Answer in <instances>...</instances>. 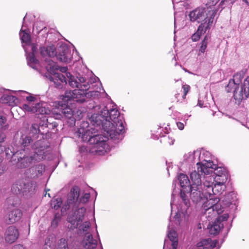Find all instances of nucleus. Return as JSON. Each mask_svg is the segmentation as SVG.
<instances>
[{
  "label": "nucleus",
  "instance_id": "obj_9",
  "mask_svg": "<svg viewBox=\"0 0 249 249\" xmlns=\"http://www.w3.org/2000/svg\"><path fill=\"white\" fill-rule=\"evenodd\" d=\"M229 89L230 90H226L227 92H232L235 103L240 105L243 100L247 99L249 96V77H247L243 84L241 85H237L236 87H230Z\"/></svg>",
  "mask_w": 249,
  "mask_h": 249
},
{
  "label": "nucleus",
  "instance_id": "obj_50",
  "mask_svg": "<svg viewBox=\"0 0 249 249\" xmlns=\"http://www.w3.org/2000/svg\"><path fill=\"white\" fill-rule=\"evenodd\" d=\"M26 100L28 102V103H32L36 100V98L33 96H29L26 97Z\"/></svg>",
  "mask_w": 249,
  "mask_h": 249
},
{
  "label": "nucleus",
  "instance_id": "obj_41",
  "mask_svg": "<svg viewBox=\"0 0 249 249\" xmlns=\"http://www.w3.org/2000/svg\"><path fill=\"white\" fill-rule=\"evenodd\" d=\"M208 42V37L206 36L201 43V46L199 51L202 53L205 52Z\"/></svg>",
  "mask_w": 249,
  "mask_h": 249
},
{
  "label": "nucleus",
  "instance_id": "obj_49",
  "mask_svg": "<svg viewBox=\"0 0 249 249\" xmlns=\"http://www.w3.org/2000/svg\"><path fill=\"white\" fill-rule=\"evenodd\" d=\"M182 89H183L184 91V96H185L187 93L188 92L189 90H190V87L189 85H184L182 86Z\"/></svg>",
  "mask_w": 249,
  "mask_h": 249
},
{
  "label": "nucleus",
  "instance_id": "obj_27",
  "mask_svg": "<svg viewBox=\"0 0 249 249\" xmlns=\"http://www.w3.org/2000/svg\"><path fill=\"white\" fill-rule=\"evenodd\" d=\"M170 225L168 226V230H169ZM168 237L172 242V249H177L178 242V237L176 232L174 230H169L168 233Z\"/></svg>",
  "mask_w": 249,
  "mask_h": 249
},
{
  "label": "nucleus",
  "instance_id": "obj_36",
  "mask_svg": "<svg viewBox=\"0 0 249 249\" xmlns=\"http://www.w3.org/2000/svg\"><path fill=\"white\" fill-rule=\"evenodd\" d=\"M62 204V199L61 197L53 198L51 203L52 208L54 210H58L60 208Z\"/></svg>",
  "mask_w": 249,
  "mask_h": 249
},
{
  "label": "nucleus",
  "instance_id": "obj_34",
  "mask_svg": "<svg viewBox=\"0 0 249 249\" xmlns=\"http://www.w3.org/2000/svg\"><path fill=\"white\" fill-rule=\"evenodd\" d=\"M66 212L67 211L64 213V214H62L61 211V214H60L58 213L55 214L54 218L51 222V226L52 228L55 229L58 226L59 222L61 220V215H64L66 213Z\"/></svg>",
  "mask_w": 249,
  "mask_h": 249
},
{
  "label": "nucleus",
  "instance_id": "obj_43",
  "mask_svg": "<svg viewBox=\"0 0 249 249\" xmlns=\"http://www.w3.org/2000/svg\"><path fill=\"white\" fill-rule=\"evenodd\" d=\"M100 95V92L96 90L89 91V92H86V98L95 97Z\"/></svg>",
  "mask_w": 249,
  "mask_h": 249
},
{
  "label": "nucleus",
  "instance_id": "obj_20",
  "mask_svg": "<svg viewBox=\"0 0 249 249\" xmlns=\"http://www.w3.org/2000/svg\"><path fill=\"white\" fill-rule=\"evenodd\" d=\"M224 227V224L220 222L219 219H216L212 223H210L208 226L209 233L211 235H215L219 233L220 231Z\"/></svg>",
  "mask_w": 249,
  "mask_h": 249
},
{
  "label": "nucleus",
  "instance_id": "obj_56",
  "mask_svg": "<svg viewBox=\"0 0 249 249\" xmlns=\"http://www.w3.org/2000/svg\"><path fill=\"white\" fill-rule=\"evenodd\" d=\"M243 2H244L247 5H249V0H242Z\"/></svg>",
  "mask_w": 249,
  "mask_h": 249
},
{
  "label": "nucleus",
  "instance_id": "obj_61",
  "mask_svg": "<svg viewBox=\"0 0 249 249\" xmlns=\"http://www.w3.org/2000/svg\"><path fill=\"white\" fill-rule=\"evenodd\" d=\"M2 240V237L1 235H0V242Z\"/></svg>",
  "mask_w": 249,
  "mask_h": 249
},
{
  "label": "nucleus",
  "instance_id": "obj_2",
  "mask_svg": "<svg viewBox=\"0 0 249 249\" xmlns=\"http://www.w3.org/2000/svg\"><path fill=\"white\" fill-rule=\"evenodd\" d=\"M89 198V193H85L83 196H80V188L78 186H74L71 189L68 195L67 200L61 209L62 214L71 209L67 217V221L70 224L68 227L71 229H78L80 231L86 232L90 228L89 221H85L81 224L86 209L81 206L88 202Z\"/></svg>",
  "mask_w": 249,
  "mask_h": 249
},
{
  "label": "nucleus",
  "instance_id": "obj_26",
  "mask_svg": "<svg viewBox=\"0 0 249 249\" xmlns=\"http://www.w3.org/2000/svg\"><path fill=\"white\" fill-rule=\"evenodd\" d=\"M15 150L16 149L12 146H11V147H6L4 144H0V154H1L5 151L6 157L7 159H12Z\"/></svg>",
  "mask_w": 249,
  "mask_h": 249
},
{
  "label": "nucleus",
  "instance_id": "obj_58",
  "mask_svg": "<svg viewBox=\"0 0 249 249\" xmlns=\"http://www.w3.org/2000/svg\"><path fill=\"white\" fill-rule=\"evenodd\" d=\"M43 249H51V248L50 249L48 246H45V245H44Z\"/></svg>",
  "mask_w": 249,
  "mask_h": 249
},
{
  "label": "nucleus",
  "instance_id": "obj_39",
  "mask_svg": "<svg viewBox=\"0 0 249 249\" xmlns=\"http://www.w3.org/2000/svg\"><path fill=\"white\" fill-rule=\"evenodd\" d=\"M211 241L212 239L210 238L202 240L201 241L197 243V247H198V249H210L207 246H206L205 245H207Z\"/></svg>",
  "mask_w": 249,
  "mask_h": 249
},
{
  "label": "nucleus",
  "instance_id": "obj_6",
  "mask_svg": "<svg viewBox=\"0 0 249 249\" xmlns=\"http://www.w3.org/2000/svg\"><path fill=\"white\" fill-rule=\"evenodd\" d=\"M213 178L211 176H207L203 181V188L204 194L209 199L214 200L215 198H219L217 195L222 194L225 188L224 183L226 182L225 177L223 178H216L215 183L213 185Z\"/></svg>",
  "mask_w": 249,
  "mask_h": 249
},
{
  "label": "nucleus",
  "instance_id": "obj_19",
  "mask_svg": "<svg viewBox=\"0 0 249 249\" xmlns=\"http://www.w3.org/2000/svg\"><path fill=\"white\" fill-rule=\"evenodd\" d=\"M202 176H204V174H201L200 171L197 170V171L195 170L190 174V178L191 179L192 184L190 183V187L198 188L200 187V185H203L202 184Z\"/></svg>",
  "mask_w": 249,
  "mask_h": 249
},
{
  "label": "nucleus",
  "instance_id": "obj_35",
  "mask_svg": "<svg viewBox=\"0 0 249 249\" xmlns=\"http://www.w3.org/2000/svg\"><path fill=\"white\" fill-rule=\"evenodd\" d=\"M52 117H49L46 119L45 122H42V123H44V126L48 127L49 129H53L56 128L58 124L56 122H52Z\"/></svg>",
  "mask_w": 249,
  "mask_h": 249
},
{
  "label": "nucleus",
  "instance_id": "obj_46",
  "mask_svg": "<svg viewBox=\"0 0 249 249\" xmlns=\"http://www.w3.org/2000/svg\"><path fill=\"white\" fill-rule=\"evenodd\" d=\"M217 243H218L217 240H214L213 241L212 240V241L210 242V243H209V244H208L207 245H205V246H207L209 248V249H210V248L213 249L216 246Z\"/></svg>",
  "mask_w": 249,
  "mask_h": 249
},
{
  "label": "nucleus",
  "instance_id": "obj_28",
  "mask_svg": "<svg viewBox=\"0 0 249 249\" xmlns=\"http://www.w3.org/2000/svg\"><path fill=\"white\" fill-rule=\"evenodd\" d=\"M215 177L213 178V180H215L216 178H223V177H225L226 179V181L228 179V173L227 171L223 168L221 167H218L216 165V167L214 169L213 173Z\"/></svg>",
  "mask_w": 249,
  "mask_h": 249
},
{
  "label": "nucleus",
  "instance_id": "obj_29",
  "mask_svg": "<svg viewBox=\"0 0 249 249\" xmlns=\"http://www.w3.org/2000/svg\"><path fill=\"white\" fill-rule=\"evenodd\" d=\"M59 109V114L60 115L63 114L66 118L70 119L73 115V111L72 108L68 106H66L65 105L64 106H62Z\"/></svg>",
  "mask_w": 249,
  "mask_h": 249
},
{
  "label": "nucleus",
  "instance_id": "obj_16",
  "mask_svg": "<svg viewBox=\"0 0 249 249\" xmlns=\"http://www.w3.org/2000/svg\"><path fill=\"white\" fill-rule=\"evenodd\" d=\"M45 170V166L39 163L28 169L26 171V174L28 178L36 179L42 175Z\"/></svg>",
  "mask_w": 249,
  "mask_h": 249
},
{
  "label": "nucleus",
  "instance_id": "obj_40",
  "mask_svg": "<svg viewBox=\"0 0 249 249\" xmlns=\"http://www.w3.org/2000/svg\"><path fill=\"white\" fill-rule=\"evenodd\" d=\"M180 197L182 199V201L183 202L184 205L187 208H188L190 205V201L188 199L187 196H186L185 192H184L182 190H180Z\"/></svg>",
  "mask_w": 249,
  "mask_h": 249
},
{
  "label": "nucleus",
  "instance_id": "obj_31",
  "mask_svg": "<svg viewBox=\"0 0 249 249\" xmlns=\"http://www.w3.org/2000/svg\"><path fill=\"white\" fill-rule=\"evenodd\" d=\"M21 109L25 112H27L30 113H35L36 112V104L28 103L27 104H24L21 107Z\"/></svg>",
  "mask_w": 249,
  "mask_h": 249
},
{
  "label": "nucleus",
  "instance_id": "obj_25",
  "mask_svg": "<svg viewBox=\"0 0 249 249\" xmlns=\"http://www.w3.org/2000/svg\"><path fill=\"white\" fill-rule=\"evenodd\" d=\"M26 53L27 61L28 65L33 69H37V65L39 63L38 60L35 57L34 53L27 54L26 49H24Z\"/></svg>",
  "mask_w": 249,
  "mask_h": 249
},
{
  "label": "nucleus",
  "instance_id": "obj_24",
  "mask_svg": "<svg viewBox=\"0 0 249 249\" xmlns=\"http://www.w3.org/2000/svg\"><path fill=\"white\" fill-rule=\"evenodd\" d=\"M36 113L42 115H49L51 112L50 108L47 107L46 103H36Z\"/></svg>",
  "mask_w": 249,
  "mask_h": 249
},
{
  "label": "nucleus",
  "instance_id": "obj_22",
  "mask_svg": "<svg viewBox=\"0 0 249 249\" xmlns=\"http://www.w3.org/2000/svg\"><path fill=\"white\" fill-rule=\"evenodd\" d=\"M18 102V100L15 96L7 94H4L0 98L1 103L7 104L12 107L16 106Z\"/></svg>",
  "mask_w": 249,
  "mask_h": 249
},
{
  "label": "nucleus",
  "instance_id": "obj_30",
  "mask_svg": "<svg viewBox=\"0 0 249 249\" xmlns=\"http://www.w3.org/2000/svg\"><path fill=\"white\" fill-rule=\"evenodd\" d=\"M178 179L182 188L190 187V180L189 179L188 176L185 174L183 173L179 174L178 176Z\"/></svg>",
  "mask_w": 249,
  "mask_h": 249
},
{
  "label": "nucleus",
  "instance_id": "obj_11",
  "mask_svg": "<svg viewBox=\"0 0 249 249\" xmlns=\"http://www.w3.org/2000/svg\"><path fill=\"white\" fill-rule=\"evenodd\" d=\"M34 182L30 181L26 178H21L17 180L12 185L11 191L15 194L21 193L26 194L27 193L33 192L35 188H33Z\"/></svg>",
  "mask_w": 249,
  "mask_h": 249
},
{
  "label": "nucleus",
  "instance_id": "obj_1",
  "mask_svg": "<svg viewBox=\"0 0 249 249\" xmlns=\"http://www.w3.org/2000/svg\"><path fill=\"white\" fill-rule=\"evenodd\" d=\"M91 123L95 127L102 129L106 133V136L96 134L95 128L78 130L79 137L83 142H88L93 145L94 152L99 155H103L107 151L108 137L115 140H122L125 132L123 124V118L119 111L114 108H110L106 106L101 111V113L93 114L90 117Z\"/></svg>",
  "mask_w": 249,
  "mask_h": 249
},
{
  "label": "nucleus",
  "instance_id": "obj_14",
  "mask_svg": "<svg viewBox=\"0 0 249 249\" xmlns=\"http://www.w3.org/2000/svg\"><path fill=\"white\" fill-rule=\"evenodd\" d=\"M190 196L192 201L196 204L200 202L203 198H206L207 200L209 199V198L204 194L203 185H200V187H198V188L190 187Z\"/></svg>",
  "mask_w": 249,
  "mask_h": 249
},
{
  "label": "nucleus",
  "instance_id": "obj_23",
  "mask_svg": "<svg viewBox=\"0 0 249 249\" xmlns=\"http://www.w3.org/2000/svg\"><path fill=\"white\" fill-rule=\"evenodd\" d=\"M242 76L241 74L237 73L235 74L232 79L229 80V83L225 88L226 90H230L229 88L230 87H236L238 85H241Z\"/></svg>",
  "mask_w": 249,
  "mask_h": 249
},
{
  "label": "nucleus",
  "instance_id": "obj_63",
  "mask_svg": "<svg viewBox=\"0 0 249 249\" xmlns=\"http://www.w3.org/2000/svg\"><path fill=\"white\" fill-rule=\"evenodd\" d=\"M163 249H165V244L164 245V247H163Z\"/></svg>",
  "mask_w": 249,
  "mask_h": 249
},
{
  "label": "nucleus",
  "instance_id": "obj_52",
  "mask_svg": "<svg viewBox=\"0 0 249 249\" xmlns=\"http://www.w3.org/2000/svg\"><path fill=\"white\" fill-rule=\"evenodd\" d=\"M12 249H26L22 245L17 244V245H14Z\"/></svg>",
  "mask_w": 249,
  "mask_h": 249
},
{
  "label": "nucleus",
  "instance_id": "obj_53",
  "mask_svg": "<svg viewBox=\"0 0 249 249\" xmlns=\"http://www.w3.org/2000/svg\"><path fill=\"white\" fill-rule=\"evenodd\" d=\"M5 138V135L3 133H0V144H4V142Z\"/></svg>",
  "mask_w": 249,
  "mask_h": 249
},
{
  "label": "nucleus",
  "instance_id": "obj_33",
  "mask_svg": "<svg viewBox=\"0 0 249 249\" xmlns=\"http://www.w3.org/2000/svg\"><path fill=\"white\" fill-rule=\"evenodd\" d=\"M236 198L235 194L234 192H230L227 195H226L223 199V201L227 205H230L232 204Z\"/></svg>",
  "mask_w": 249,
  "mask_h": 249
},
{
  "label": "nucleus",
  "instance_id": "obj_17",
  "mask_svg": "<svg viewBox=\"0 0 249 249\" xmlns=\"http://www.w3.org/2000/svg\"><path fill=\"white\" fill-rule=\"evenodd\" d=\"M19 236L18 230L14 226H11L6 230L5 233V239L6 242L12 244L15 242Z\"/></svg>",
  "mask_w": 249,
  "mask_h": 249
},
{
  "label": "nucleus",
  "instance_id": "obj_54",
  "mask_svg": "<svg viewBox=\"0 0 249 249\" xmlns=\"http://www.w3.org/2000/svg\"><path fill=\"white\" fill-rule=\"evenodd\" d=\"M177 125L180 130H182L184 128V124L180 122L177 123Z\"/></svg>",
  "mask_w": 249,
  "mask_h": 249
},
{
  "label": "nucleus",
  "instance_id": "obj_57",
  "mask_svg": "<svg viewBox=\"0 0 249 249\" xmlns=\"http://www.w3.org/2000/svg\"><path fill=\"white\" fill-rule=\"evenodd\" d=\"M198 105L201 107H203V104L201 103L200 101H198Z\"/></svg>",
  "mask_w": 249,
  "mask_h": 249
},
{
  "label": "nucleus",
  "instance_id": "obj_5",
  "mask_svg": "<svg viewBox=\"0 0 249 249\" xmlns=\"http://www.w3.org/2000/svg\"><path fill=\"white\" fill-rule=\"evenodd\" d=\"M40 54L43 56H48L50 57L56 56L60 62L69 63L72 58L71 49L66 44L61 45L56 51L54 46L52 45L40 48Z\"/></svg>",
  "mask_w": 249,
  "mask_h": 249
},
{
  "label": "nucleus",
  "instance_id": "obj_42",
  "mask_svg": "<svg viewBox=\"0 0 249 249\" xmlns=\"http://www.w3.org/2000/svg\"><path fill=\"white\" fill-rule=\"evenodd\" d=\"M54 237L53 235H48L45 241V246H48L49 248H51L52 244L54 242Z\"/></svg>",
  "mask_w": 249,
  "mask_h": 249
},
{
  "label": "nucleus",
  "instance_id": "obj_55",
  "mask_svg": "<svg viewBox=\"0 0 249 249\" xmlns=\"http://www.w3.org/2000/svg\"><path fill=\"white\" fill-rule=\"evenodd\" d=\"M175 193H176L175 191V189H174V190L173 191L172 194V199H173V197L175 195Z\"/></svg>",
  "mask_w": 249,
  "mask_h": 249
},
{
  "label": "nucleus",
  "instance_id": "obj_12",
  "mask_svg": "<svg viewBox=\"0 0 249 249\" xmlns=\"http://www.w3.org/2000/svg\"><path fill=\"white\" fill-rule=\"evenodd\" d=\"M219 201V198H215L214 200L208 199L203 206L204 213L208 214V216H215L221 213L223 210L221 205L218 203Z\"/></svg>",
  "mask_w": 249,
  "mask_h": 249
},
{
  "label": "nucleus",
  "instance_id": "obj_10",
  "mask_svg": "<svg viewBox=\"0 0 249 249\" xmlns=\"http://www.w3.org/2000/svg\"><path fill=\"white\" fill-rule=\"evenodd\" d=\"M217 10L216 9L209 10L207 7L206 8H197L191 11L189 14L190 20L191 22H197L200 23L203 21L205 22L207 20V23L211 18L210 13L211 12H214V17L215 16Z\"/></svg>",
  "mask_w": 249,
  "mask_h": 249
},
{
  "label": "nucleus",
  "instance_id": "obj_21",
  "mask_svg": "<svg viewBox=\"0 0 249 249\" xmlns=\"http://www.w3.org/2000/svg\"><path fill=\"white\" fill-rule=\"evenodd\" d=\"M83 244L86 249H94L97 246V241L93 238L92 234L88 233L84 237Z\"/></svg>",
  "mask_w": 249,
  "mask_h": 249
},
{
  "label": "nucleus",
  "instance_id": "obj_13",
  "mask_svg": "<svg viewBox=\"0 0 249 249\" xmlns=\"http://www.w3.org/2000/svg\"><path fill=\"white\" fill-rule=\"evenodd\" d=\"M211 18L209 19L208 22L207 21L205 22L201 23L198 26V29L196 33L192 36V39L193 41H197L200 36L205 33L207 30L210 29L212 26L214 18V12H211L210 13Z\"/></svg>",
  "mask_w": 249,
  "mask_h": 249
},
{
  "label": "nucleus",
  "instance_id": "obj_62",
  "mask_svg": "<svg viewBox=\"0 0 249 249\" xmlns=\"http://www.w3.org/2000/svg\"><path fill=\"white\" fill-rule=\"evenodd\" d=\"M173 200H172L171 201V203H170V205H171V206H172V204H173Z\"/></svg>",
  "mask_w": 249,
  "mask_h": 249
},
{
  "label": "nucleus",
  "instance_id": "obj_4",
  "mask_svg": "<svg viewBox=\"0 0 249 249\" xmlns=\"http://www.w3.org/2000/svg\"><path fill=\"white\" fill-rule=\"evenodd\" d=\"M68 83L72 88H77L73 90L66 91L63 96V100L68 102L71 100L79 103L86 101V91L90 88L89 80L86 76L78 74L76 76L71 73H67Z\"/></svg>",
  "mask_w": 249,
  "mask_h": 249
},
{
  "label": "nucleus",
  "instance_id": "obj_47",
  "mask_svg": "<svg viewBox=\"0 0 249 249\" xmlns=\"http://www.w3.org/2000/svg\"><path fill=\"white\" fill-rule=\"evenodd\" d=\"M229 218V215L228 214H224L222 216H219L216 219H219L220 222L223 223V222L226 221Z\"/></svg>",
  "mask_w": 249,
  "mask_h": 249
},
{
  "label": "nucleus",
  "instance_id": "obj_15",
  "mask_svg": "<svg viewBox=\"0 0 249 249\" xmlns=\"http://www.w3.org/2000/svg\"><path fill=\"white\" fill-rule=\"evenodd\" d=\"M197 170L200 171L201 174H204V179L205 175H211L216 167V164H213V162L210 160H204L203 162H198L196 163Z\"/></svg>",
  "mask_w": 249,
  "mask_h": 249
},
{
  "label": "nucleus",
  "instance_id": "obj_59",
  "mask_svg": "<svg viewBox=\"0 0 249 249\" xmlns=\"http://www.w3.org/2000/svg\"><path fill=\"white\" fill-rule=\"evenodd\" d=\"M227 0H222V1L220 3V4H222L224 2L227 1Z\"/></svg>",
  "mask_w": 249,
  "mask_h": 249
},
{
  "label": "nucleus",
  "instance_id": "obj_37",
  "mask_svg": "<svg viewBox=\"0 0 249 249\" xmlns=\"http://www.w3.org/2000/svg\"><path fill=\"white\" fill-rule=\"evenodd\" d=\"M55 249H69L67 240L65 238L59 240Z\"/></svg>",
  "mask_w": 249,
  "mask_h": 249
},
{
  "label": "nucleus",
  "instance_id": "obj_32",
  "mask_svg": "<svg viewBox=\"0 0 249 249\" xmlns=\"http://www.w3.org/2000/svg\"><path fill=\"white\" fill-rule=\"evenodd\" d=\"M9 127V124L5 115L0 114V130H6Z\"/></svg>",
  "mask_w": 249,
  "mask_h": 249
},
{
  "label": "nucleus",
  "instance_id": "obj_3",
  "mask_svg": "<svg viewBox=\"0 0 249 249\" xmlns=\"http://www.w3.org/2000/svg\"><path fill=\"white\" fill-rule=\"evenodd\" d=\"M44 141H36L28 147L22 146L16 149L11 160L15 161L17 159V166L21 168L29 167L31 164L38 162L45 157V150L47 145Z\"/></svg>",
  "mask_w": 249,
  "mask_h": 249
},
{
  "label": "nucleus",
  "instance_id": "obj_7",
  "mask_svg": "<svg viewBox=\"0 0 249 249\" xmlns=\"http://www.w3.org/2000/svg\"><path fill=\"white\" fill-rule=\"evenodd\" d=\"M44 123L40 122L39 124H33L30 127V132L28 135H22L19 143L21 144L22 146L24 147L31 145L32 144L36 141H44L43 142L47 145V148L49 146L48 142L46 140L43 138V133L41 132L40 128L44 127Z\"/></svg>",
  "mask_w": 249,
  "mask_h": 249
},
{
  "label": "nucleus",
  "instance_id": "obj_18",
  "mask_svg": "<svg viewBox=\"0 0 249 249\" xmlns=\"http://www.w3.org/2000/svg\"><path fill=\"white\" fill-rule=\"evenodd\" d=\"M22 215L21 211L18 209H15L10 211L7 215L6 222L11 224L19 220Z\"/></svg>",
  "mask_w": 249,
  "mask_h": 249
},
{
  "label": "nucleus",
  "instance_id": "obj_51",
  "mask_svg": "<svg viewBox=\"0 0 249 249\" xmlns=\"http://www.w3.org/2000/svg\"><path fill=\"white\" fill-rule=\"evenodd\" d=\"M37 46L36 44H32V53H34V55L36 54V53L37 52Z\"/></svg>",
  "mask_w": 249,
  "mask_h": 249
},
{
  "label": "nucleus",
  "instance_id": "obj_45",
  "mask_svg": "<svg viewBox=\"0 0 249 249\" xmlns=\"http://www.w3.org/2000/svg\"><path fill=\"white\" fill-rule=\"evenodd\" d=\"M173 218L175 219V222L176 224L179 225L180 224L181 221L180 213H177Z\"/></svg>",
  "mask_w": 249,
  "mask_h": 249
},
{
  "label": "nucleus",
  "instance_id": "obj_60",
  "mask_svg": "<svg viewBox=\"0 0 249 249\" xmlns=\"http://www.w3.org/2000/svg\"><path fill=\"white\" fill-rule=\"evenodd\" d=\"M95 81V79L93 80L92 79H91L90 83L91 84L92 82L94 83Z\"/></svg>",
  "mask_w": 249,
  "mask_h": 249
},
{
  "label": "nucleus",
  "instance_id": "obj_38",
  "mask_svg": "<svg viewBox=\"0 0 249 249\" xmlns=\"http://www.w3.org/2000/svg\"><path fill=\"white\" fill-rule=\"evenodd\" d=\"M21 40L22 43H25L26 45H29L31 43V37L29 34L23 31L20 33Z\"/></svg>",
  "mask_w": 249,
  "mask_h": 249
},
{
  "label": "nucleus",
  "instance_id": "obj_8",
  "mask_svg": "<svg viewBox=\"0 0 249 249\" xmlns=\"http://www.w3.org/2000/svg\"><path fill=\"white\" fill-rule=\"evenodd\" d=\"M50 73L46 75V77L54 84L55 87L58 89H62L64 85L67 84V81L69 80L67 72L68 68L67 67H59L58 66H50L47 68Z\"/></svg>",
  "mask_w": 249,
  "mask_h": 249
},
{
  "label": "nucleus",
  "instance_id": "obj_64",
  "mask_svg": "<svg viewBox=\"0 0 249 249\" xmlns=\"http://www.w3.org/2000/svg\"><path fill=\"white\" fill-rule=\"evenodd\" d=\"M1 162V160L0 159V163Z\"/></svg>",
  "mask_w": 249,
  "mask_h": 249
},
{
  "label": "nucleus",
  "instance_id": "obj_44",
  "mask_svg": "<svg viewBox=\"0 0 249 249\" xmlns=\"http://www.w3.org/2000/svg\"><path fill=\"white\" fill-rule=\"evenodd\" d=\"M162 141L168 142L170 145L173 144L175 142L174 139L170 138L168 136H163L162 139L160 140V142Z\"/></svg>",
  "mask_w": 249,
  "mask_h": 249
},
{
  "label": "nucleus",
  "instance_id": "obj_48",
  "mask_svg": "<svg viewBox=\"0 0 249 249\" xmlns=\"http://www.w3.org/2000/svg\"><path fill=\"white\" fill-rule=\"evenodd\" d=\"M219 1V0H211V1L208 3V5L210 7V8H209V10H213V9H212L211 6H215Z\"/></svg>",
  "mask_w": 249,
  "mask_h": 249
}]
</instances>
